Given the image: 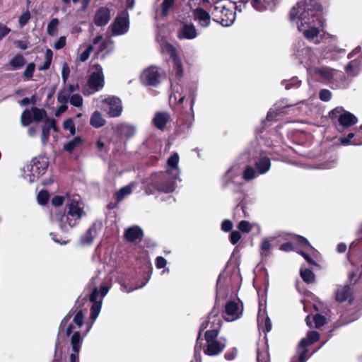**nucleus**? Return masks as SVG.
Instances as JSON below:
<instances>
[{"mask_svg":"<svg viewBox=\"0 0 362 362\" xmlns=\"http://www.w3.org/2000/svg\"><path fill=\"white\" fill-rule=\"evenodd\" d=\"M290 20L296 21L298 30L309 41L317 37V0L300 1L290 11Z\"/></svg>","mask_w":362,"mask_h":362,"instance_id":"obj_1","label":"nucleus"},{"mask_svg":"<svg viewBox=\"0 0 362 362\" xmlns=\"http://www.w3.org/2000/svg\"><path fill=\"white\" fill-rule=\"evenodd\" d=\"M97 279L98 276L93 277L90 282V284L93 285V291L89 297L90 301L93 303L90 308V318L93 322L88 327V329L83 337L81 336L78 331L74 332L71 339L72 353L69 356V362H79V351L83 343V337L86 336L90 331L93 323L99 315L103 298L106 296L109 291V288L106 286H102L100 291H98L95 285V281Z\"/></svg>","mask_w":362,"mask_h":362,"instance_id":"obj_2","label":"nucleus"},{"mask_svg":"<svg viewBox=\"0 0 362 362\" xmlns=\"http://www.w3.org/2000/svg\"><path fill=\"white\" fill-rule=\"evenodd\" d=\"M85 214L81 197L74 195L66 204L64 213L59 215V224L61 230L66 232L75 227Z\"/></svg>","mask_w":362,"mask_h":362,"instance_id":"obj_3","label":"nucleus"},{"mask_svg":"<svg viewBox=\"0 0 362 362\" xmlns=\"http://www.w3.org/2000/svg\"><path fill=\"white\" fill-rule=\"evenodd\" d=\"M322 13V6L318 4V49L329 53L337 49V37L334 35L326 32L325 28L327 26L326 20L320 17Z\"/></svg>","mask_w":362,"mask_h":362,"instance_id":"obj_4","label":"nucleus"},{"mask_svg":"<svg viewBox=\"0 0 362 362\" xmlns=\"http://www.w3.org/2000/svg\"><path fill=\"white\" fill-rule=\"evenodd\" d=\"M235 8L236 6L231 2L218 1L214 4L211 14L214 21L220 23L223 26L228 27L231 25L235 20L234 11Z\"/></svg>","mask_w":362,"mask_h":362,"instance_id":"obj_5","label":"nucleus"},{"mask_svg":"<svg viewBox=\"0 0 362 362\" xmlns=\"http://www.w3.org/2000/svg\"><path fill=\"white\" fill-rule=\"evenodd\" d=\"M280 250L286 252L295 250L300 254L310 264L313 263L308 252L314 250V248L310 245L308 240L303 236L295 235L291 242L282 244Z\"/></svg>","mask_w":362,"mask_h":362,"instance_id":"obj_6","label":"nucleus"},{"mask_svg":"<svg viewBox=\"0 0 362 362\" xmlns=\"http://www.w3.org/2000/svg\"><path fill=\"white\" fill-rule=\"evenodd\" d=\"M216 330H207L205 333L206 345L204 353L209 356H215L220 354L226 346L225 338L218 339Z\"/></svg>","mask_w":362,"mask_h":362,"instance_id":"obj_7","label":"nucleus"},{"mask_svg":"<svg viewBox=\"0 0 362 362\" xmlns=\"http://www.w3.org/2000/svg\"><path fill=\"white\" fill-rule=\"evenodd\" d=\"M221 318L218 315V312L213 310L208 316V320L202 324L199 329L198 337L197 338L196 344L194 346V359L195 362H201L200 352L202 350V344L199 343L201 338V332L205 329L210 327L209 330H216L218 333L221 325ZM194 362V361H191Z\"/></svg>","mask_w":362,"mask_h":362,"instance_id":"obj_8","label":"nucleus"},{"mask_svg":"<svg viewBox=\"0 0 362 362\" xmlns=\"http://www.w3.org/2000/svg\"><path fill=\"white\" fill-rule=\"evenodd\" d=\"M179 175L170 173V171L160 172L152 177V182L154 187L159 191L163 192H173L176 187V182Z\"/></svg>","mask_w":362,"mask_h":362,"instance_id":"obj_9","label":"nucleus"},{"mask_svg":"<svg viewBox=\"0 0 362 362\" xmlns=\"http://www.w3.org/2000/svg\"><path fill=\"white\" fill-rule=\"evenodd\" d=\"M72 310H71L62 320L61 325L59 328L57 340L55 344V351H54V358L53 362H62V344L63 343L64 339H62L64 334L66 337H68L73 332V329L75 328L74 325L72 323H69L71 318L72 317Z\"/></svg>","mask_w":362,"mask_h":362,"instance_id":"obj_10","label":"nucleus"},{"mask_svg":"<svg viewBox=\"0 0 362 362\" xmlns=\"http://www.w3.org/2000/svg\"><path fill=\"white\" fill-rule=\"evenodd\" d=\"M317 341V332L310 331L306 337L302 339L297 348V356L292 358V362L298 360L300 362H305L312 355L309 346Z\"/></svg>","mask_w":362,"mask_h":362,"instance_id":"obj_11","label":"nucleus"},{"mask_svg":"<svg viewBox=\"0 0 362 362\" xmlns=\"http://www.w3.org/2000/svg\"><path fill=\"white\" fill-rule=\"evenodd\" d=\"M104 75L102 66L98 64H93L91 66V73L88 80V86L93 92L99 91L104 86ZM84 95H90L92 92L84 90Z\"/></svg>","mask_w":362,"mask_h":362,"instance_id":"obj_12","label":"nucleus"},{"mask_svg":"<svg viewBox=\"0 0 362 362\" xmlns=\"http://www.w3.org/2000/svg\"><path fill=\"white\" fill-rule=\"evenodd\" d=\"M46 119L50 118L47 117V112L44 109L33 107L30 110L23 111L21 115V124L23 126H28L33 121L36 123L43 121L45 123Z\"/></svg>","mask_w":362,"mask_h":362,"instance_id":"obj_13","label":"nucleus"},{"mask_svg":"<svg viewBox=\"0 0 362 362\" xmlns=\"http://www.w3.org/2000/svg\"><path fill=\"white\" fill-rule=\"evenodd\" d=\"M296 55L300 62L305 64L309 75L311 74L313 71L315 72L317 71L315 67V54L310 47L303 48L298 51Z\"/></svg>","mask_w":362,"mask_h":362,"instance_id":"obj_14","label":"nucleus"},{"mask_svg":"<svg viewBox=\"0 0 362 362\" xmlns=\"http://www.w3.org/2000/svg\"><path fill=\"white\" fill-rule=\"evenodd\" d=\"M243 310V305L239 299L228 301L225 306L224 318L227 321L238 319Z\"/></svg>","mask_w":362,"mask_h":362,"instance_id":"obj_15","label":"nucleus"},{"mask_svg":"<svg viewBox=\"0 0 362 362\" xmlns=\"http://www.w3.org/2000/svg\"><path fill=\"white\" fill-rule=\"evenodd\" d=\"M329 322H331V316L329 315L327 313L325 315H322L321 314H318V341H320L322 339V342L320 345L318 346V350H320L322 345H323L327 340L329 339V338L332 337L333 336V332L335 329L340 327L341 324L339 322H335L332 325L331 329L328 330V335L325 338L322 337V334H320V331L323 330L324 325L328 324Z\"/></svg>","mask_w":362,"mask_h":362,"instance_id":"obj_16","label":"nucleus"},{"mask_svg":"<svg viewBox=\"0 0 362 362\" xmlns=\"http://www.w3.org/2000/svg\"><path fill=\"white\" fill-rule=\"evenodd\" d=\"M103 103L107 105L105 110L110 117H117L122 114V105L119 98L110 96L104 99Z\"/></svg>","mask_w":362,"mask_h":362,"instance_id":"obj_17","label":"nucleus"},{"mask_svg":"<svg viewBox=\"0 0 362 362\" xmlns=\"http://www.w3.org/2000/svg\"><path fill=\"white\" fill-rule=\"evenodd\" d=\"M160 74L156 66L145 69L141 75V81L146 86H156L159 83Z\"/></svg>","mask_w":362,"mask_h":362,"instance_id":"obj_18","label":"nucleus"},{"mask_svg":"<svg viewBox=\"0 0 362 362\" xmlns=\"http://www.w3.org/2000/svg\"><path fill=\"white\" fill-rule=\"evenodd\" d=\"M358 121V118L353 113L344 110L341 115L339 116V123L336 124V128L339 132H343L345 128L357 124Z\"/></svg>","mask_w":362,"mask_h":362,"instance_id":"obj_19","label":"nucleus"},{"mask_svg":"<svg viewBox=\"0 0 362 362\" xmlns=\"http://www.w3.org/2000/svg\"><path fill=\"white\" fill-rule=\"evenodd\" d=\"M254 165L259 175L267 173L271 167V161L264 153H260L258 156L254 158Z\"/></svg>","mask_w":362,"mask_h":362,"instance_id":"obj_20","label":"nucleus"},{"mask_svg":"<svg viewBox=\"0 0 362 362\" xmlns=\"http://www.w3.org/2000/svg\"><path fill=\"white\" fill-rule=\"evenodd\" d=\"M337 71L329 66L318 67V81L325 83H332L337 75Z\"/></svg>","mask_w":362,"mask_h":362,"instance_id":"obj_21","label":"nucleus"},{"mask_svg":"<svg viewBox=\"0 0 362 362\" xmlns=\"http://www.w3.org/2000/svg\"><path fill=\"white\" fill-rule=\"evenodd\" d=\"M112 32L115 35L126 33L129 30V23L125 17L118 16L111 25Z\"/></svg>","mask_w":362,"mask_h":362,"instance_id":"obj_22","label":"nucleus"},{"mask_svg":"<svg viewBox=\"0 0 362 362\" xmlns=\"http://www.w3.org/2000/svg\"><path fill=\"white\" fill-rule=\"evenodd\" d=\"M110 19V11L108 8L101 7L95 13L94 23L97 26L105 25Z\"/></svg>","mask_w":362,"mask_h":362,"instance_id":"obj_23","label":"nucleus"},{"mask_svg":"<svg viewBox=\"0 0 362 362\" xmlns=\"http://www.w3.org/2000/svg\"><path fill=\"white\" fill-rule=\"evenodd\" d=\"M177 36L180 39H194L197 36V29L193 24H184L178 31Z\"/></svg>","mask_w":362,"mask_h":362,"instance_id":"obj_24","label":"nucleus"},{"mask_svg":"<svg viewBox=\"0 0 362 362\" xmlns=\"http://www.w3.org/2000/svg\"><path fill=\"white\" fill-rule=\"evenodd\" d=\"M52 129L56 132L57 131L55 126L54 119H46L45 120V124L42 127L41 141L43 145L47 144L50 135V130Z\"/></svg>","mask_w":362,"mask_h":362,"instance_id":"obj_25","label":"nucleus"},{"mask_svg":"<svg viewBox=\"0 0 362 362\" xmlns=\"http://www.w3.org/2000/svg\"><path fill=\"white\" fill-rule=\"evenodd\" d=\"M194 18L200 26L206 28L210 25V15L202 8H197L194 11Z\"/></svg>","mask_w":362,"mask_h":362,"instance_id":"obj_26","label":"nucleus"},{"mask_svg":"<svg viewBox=\"0 0 362 362\" xmlns=\"http://www.w3.org/2000/svg\"><path fill=\"white\" fill-rule=\"evenodd\" d=\"M29 165L34 168V170L39 173V175L41 176L46 172L49 162L46 157H40L33 159Z\"/></svg>","mask_w":362,"mask_h":362,"instance_id":"obj_27","label":"nucleus"},{"mask_svg":"<svg viewBox=\"0 0 362 362\" xmlns=\"http://www.w3.org/2000/svg\"><path fill=\"white\" fill-rule=\"evenodd\" d=\"M335 299L339 302H344L347 300H352V293L349 285L340 286L335 292Z\"/></svg>","mask_w":362,"mask_h":362,"instance_id":"obj_28","label":"nucleus"},{"mask_svg":"<svg viewBox=\"0 0 362 362\" xmlns=\"http://www.w3.org/2000/svg\"><path fill=\"white\" fill-rule=\"evenodd\" d=\"M242 3L250 2L252 7L257 11H264L272 6V0H240Z\"/></svg>","mask_w":362,"mask_h":362,"instance_id":"obj_29","label":"nucleus"},{"mask_svg":"<svg viewBox=\"0 0 362 362\" xmlns=\"http://www.w3.org/2000/svg\"><path fill=\"white\" fill-rule=\"evenodd\" d=\"M170 115L165 112H158L153 119V124L160 130H163L170 119Z\"/></svg>","mask_w":362,"mask_h":362,"instance_id":"obj_30","label":"nucleus"},{"mask_svg":"<svg viewBox=\"0 0 362 362\" xmlns=\"http://www.w3.org/2000/svg\"><path fill=\"white\" fill-rule=\"evenodd\" d=\"M143 236L141 229L138 226H132L126 230L124 237L129 242L140 240Z\"/></svg>","mask_w":362,"mask_h":362,"instance_id":"obj_31","label":"nucleus"},{"mask_svg":"<svg viewBox=\"0 0 362 362\" xmlns=\"http://www.w3.org/2000/svg\"><path fill=\"white\" fill-rule=\"evenodd\" d=\"M23 178L30 183L35 182L40 177L39 173L34 170V168L29 164L23 168Z\"/></svg>","mask_w":362,"mask_h":362,"instance_id":"obj_32","label":"nucleus"},{"mask_svg":"<svg viewBox=\"0 0 362 362\" xmlns=\"http://www.w3.org/2000/svg\"><path fill=\"white\" fill-rule=\"evenodd\" d=\"M178 162H179V155L177 153H174L168 159V169L167 170L170 171V173H173L175 175H180V170L178 168Z\"/></svg>","mask_w":362,"mask_h":362,"instance_id":"obj_33","label":"nucleus"},{"mask_svg":"<svg viewBox=\"0 0 362 362\" xmlns=\"http://www.w3.org/2000/svg\"><path fill=\"white\" fill-rule=\"evenodd\" d=\"M118 132L122 136L130 138L136 131V127L129 124H122L117 127Z\"/></svg>","mask_w":362,"mask_h":362,"instance_id":"obj_34","label":"nucleus"},{"mask_svg":"<svg viewBox=\"0 0 362 362\" xmlns=\"http://www.w3.org/2000/svg\"><path fill=\"white\" fill-rule=\"evenodd\" d=\"M83 140L81 136H75L73 139L64 144V149L69 152L72 153L76 148L82 146Z\"/></svg>","mask_w":362,"mask_h":362,"instance_id":"obj_35","label":"nucleus"},{"mask_svg":"<svg viewBox=\"0 0 362 362\" xmlns=\"http://www.w3.org/2000/svg\"><path fill=\"white\" fill-rule=\"evenodd\" d=\"M105 119L103 117L99 111H95L90 119V124L95 128H100L104 126Z\"/></svg>","mask_w":362,"mask_h":362,"instance_id":"obj_36","label":"nucleus"},{"mask_svg":"<svg viewBox=\"0 0 362 362\" xmlns=\"http://www.w3.org/2000/svg\"><path fill=\"white\" fill-rule=\"evenodd\" d=\"M96 229L93 226L90 227L86 233L81 238V243L83 245L90 244L96 235Z\"/></svg>","mask_w":362,"mask_h":362,"instance_id":"obj_37","label":"nucleus"},{"mask_svg":"<svg viewBox=\"0 0 362 362\" xmlns=\"http://www.w3.org/2000/svg\"><path fill=\"white\" fill-rule=\"evenodd\" d=\"M344 109L341 106H337L334 110L329 112V118L332 120L333 124L336 127V124L339 123V116L341 115Z\"/></svg>","mask_w":362,"mask_h":362,"instance_id":"obj_38","label":"nucleus"},{"mask_svg":"<svg viewBox=\"0 0 362 362\" xmlns=\"http://www.w3.org/2000/svg\"><path fill=\"white\" fill-rule=\"evenodd\" d=\"M25 63V58L22 54H16L9 61V65L12 67V70H16L22 66Z\"/></svg>","mask_w":362,"mask_h":362,"instance_id":"obj_39","label":"nucleus"},{"mask_svg":"<svg viewBox=\"0 0 362 362\" xmlns=\"http://www.w3.org/2000/svg\"><path fill=\"white\" fill-rule=\"evenodd\" d=\"M162 52L169 54L170 58L174 61L179 59L177 54L176 49L170 43L165 42L161 45Z\"/></svg>","mask_w":362,"mask_h":362,"instance_id":"obj_40","label":"nucleus"},{"mask_svg":"<svg viewBox=\"0 0 362 362\" xmlns=\"http://www.w3.org/2000/svg\"><path fill=\"white\" fill-rule=\"evenodd\" d=\"M175 0H163L160 4V15L166 16L169 13V11L174 6Z\"/></svg>","mask_w":362,"mask_h":362,"instance_id":"obj_41","label":"nucleus"},{"mask_svg":"<svg viewBox=\"0 0 362 362\" xmlns=\"http://www.w3.org/2000/svg\"><path fill=\"white\" fill-rule=\"evenodd\" d=\"M257 175L259 174L256 169L255 170L251 165H247L243 172V177L244 180L249 181L255 178Z\"/></svg>","mask_w":362,"mask_h":362,"instance_id":"obj_42","label":"nucleus"},{"mask_svg":"<svg viewBox=\"0 0 362 362\" xmlns=\"http://www.w3.org/2000/svg\"><path fill=\"white\" fill-rule=\"evenodd\" d=\"M360 65V62L357 59L351 60L345 67V70L348 74H352L355 76L358 71Z\"/></svg>","mask_w":362,"mask_h":362,"instance_id":"obj_43","label":"nucleus"},{"mask_svg":"<svg viewBox=\"0 0 362 362\" xmlns=\"http://www.w3.org/2000/svg\"><path fill=\"white\" fill-rule=\"evenodd\" d=\"M300 276L303 281L308 284L315 281V274L308 269H300Z\"/></svg>","mask_w":362,"mask_h":362,"instance_id":"obj_44","label":"nucleus"},{"mask_svg":"<svg viewBox=\"0 0 362 362\" xmlns=\"http://www.w3.org/2000/svg\"><path fill=\"white\" fill-rule=\"evenodd\" d=\"M59 25V20L57 18H52L47 25V33L51 36H54L57 33V26Z\"/></svg>","mask_w":362,"mask_h":362,"instance_id":"obj_45","label":"nucleus"},{"mask_svg":"<svg viewBox=\"0 0 362 362\" xmlns=\"http://www.w3.org/2000/svg\"><path fill=\"white\" fill-rule=\"evenodd\" d=\"M173 93L170 95V100L174 99L175 101L177 100L178 103L182 104L185 100V95H182L178 92V86H172Z\"/></svg>","mask_w":362,"mask_h":362,"instance_id":"obj_46","label":"nucleus"},{"mask_svg":"<svg viewBox=\"0 0 362 362\" xmlns=\"http://www.w3.org/2000/svg\"><path fill=\"white\" fill-rule=\"evenodd\" d=\"M70 98V90L65 89V88L58 93V100L62 104L67 103Z\"/></svg>","mask_w":362,"mask_h":362,"instance_id":"obj_47","label":"nucleus"},{"mask_svg":"<svg viewBox=\"0 0 362 362\" xmlns=\"http://www.w3.org/2000/svg\"><path fill=\"white\" fill-rule=\"evenodd\" d=\"M352 140H356V131L354 132H349L344 137L340 138V141L343 146L352 145Z\"/></svg>","mask_w":362,"mask_h":362,"instance_id":"obj_48","label":"nucleus"},{"mask_svg":"<svg viewBox=\"0 0 362 362\" xmlns=\"http://www.w3.org/2000/svg\"><path fill=\"white\" fill-rule=\"evenodd\" d=\"M94 49L95 47H93V45H89L83 52L78 54V59L82 62H84L86 60H88L90 53L93 52Z\"/></svg>","mask_w":362,"mask_h":362,"instance_id":"obj_49","label":"nucleus"},{"mask_svg":"<svg viewBox=\"0 0 362 362\" xmlns=\"http://www.w3.org/2000/svg\"><path fill=\"white\" fill-rule=\"evenodd\" d=\"M134 187V185L133 184H131V185H127L122 188H121L119 189V191L117 192V199L119 200H121L126 195H128L132 191V189Z\"/></svg>","mask_w":362,"mask_h":362,"instance_id":"obj_50","label":"nucleus"},{"mask_svg":"<svg viewBox=\"0 0 362 362\" xmlns=\"http://www.w3.org/2000/svg\"><path fill=\"white\" fill-rule=\"evenodd\" d=\"M93 42V46L99 45L98 47L97 48L98 52L103 51L106 48L107 44L106 41L103 40V37L101 35L95 37Z\"/></svg>","mask_w":362,"mask_h":362,"instance_id":"obj_51","label":"nucleus"},{"mask_svg":"<svg viewBox=\"0 0 362 362\" xmlns=\"http://www.w3.org/2000/svg\"><path fill=\"white\" fill-rule=\"evenodd\" d=\"M257 362H269V353L267 349L261 351L259 349L257 353Z\"/></svg>","mask_w":362,"mask_h":362,"instance_id":"obj_52","label":"nucleus"},{"mask_svg":"<svg viewBox=\"0 0 362 362\" xmlns=\"http://www.w3.org/2000/svg\"><path fill=\"white\" fill-rule=\"evenodd\" d=\"M357 238L354 240L349 246V251H352L355 247L358 246L362 243V226L359 228V229L356 232Z\"/></svg>","mask_w":362,"mask_h":362,"instance_id":"obj_53","label":"nucleus"},{"mask_svg":"<svg viewBox=\"0 0 362 362\" xmlns=\"http://www.w3.org/2000/svg\"><path fill=\"white\" fill-rule=\"evenodd\" d=\"M352 145H362V124L359 128L355 129V140H352Z\"/></svg>","mask_w":362,"mask_h":362,"instance_id":"obj_54","label":"nucleus"},{"mask_svg":"<svg viewBox=\"0 0 362 362\" xmlns=\"http://www.w3.org/2000/svg\"><path fill=\"white\" fill-rule=\"evenodd\" d=\"M281 83L285 86V88L288 90L293 87H298L300 83V81H299L297 78H292L289 81L284 80L281 82Z\"/></svg>","mask_w":362,"mask_h":362,"instance_id":"obj_55","label":"nucleus"},{"mask_svg":"<svg viewBox=\"0 0 362 362\" xmlns=\"http://www.w3.org/2000/svg\"><path fill=\"white\" fill-rule=\"evenodd\" d=\"M332 93L329 89L327 88H322L320 90L318 96L321 101L323 102H328L331 100L332 98Z\"/></svg>","mask_w":362,"mask_h":362,"instance_id":"obj_56","label":"nucleus"},{"mask_svg":"<svg viewBox=\"0 0 362 362\" xmlns=\"http://www.w3.org/2000/svg\"><path fill=\"white\" fill-rule=\"evenodd\" d=\"M173 68L175 71L176 76L181 78L183 74V69L180 59H177L173 61Z\"/></svg>","mask_w":362,"mask_h":362,"instance_id":"obj_57","label":"nucleus"},{"mask_svg":"<svg viewBox=\"0 0 362 362\" xmlns=\"http://www.w3.org/2000/svg\"><path fill=\"white\" fill-rule=\"evenodd\" d=\"M63 128L65 130H69L71 135H74L76 134L75 125L71 119H67L63 122Z\"/></svg>","mask_w":362,"mask_h":362,"instance_id":"obj_58","label":"nucleus"},{"mask_svg":"<svg viewBox=\"0 0 362 362\" xmlns=\"http://www.w3.org/2000/svg\"><path fill=\"white\" fill-rule=\"evenodd\" d=\"M70 103L75 107H81L83 105V98L79 94H74L70 98Z\"/></svg>","mask_w":362,"mask_h":362,"instance_id":"obj_59","label":"nucleus"},{"mask_svg":"<svg viewBox=\"0 0 362 362\" xmlns=\"http://www.w3.org/2000/svg\"><path fill=\"white\" fill-rule=\"evenodd\" d=\"M84 315L82 310H78L74 315L73 321L78 327H81L83 324Z\"/></svg>","mask_w":362,"mask_h":362,"instance_id":"obj_60","label":"nucleus"},{"mask_svg":"<svg viewBox=\"0 0 362 362\" xmlns=\"http://www.w3.org/2000/svg\"><path fill=\"white\" fill-rule=\"evenodd\" d=\"M49 194L47 191H40L37 195L38 203L41 205L45 204L49 200Z\"/></svg>","mask_w":362,"mask_h":362,"instance_id":"obj_61","label":"nucleus"},{"mask_svg":"<svg viewBox=\"0 0 362 362\" xmlns=\"http://www.w3.org/2000/svg\"><path fill=\"white\" fill-rule=\"evenodd\" d=\"M35 65L34 63H30L25 68V71L23 72V76L30 79L33 77V73L35 71Z\"/></svg>","mask_w":362,"mask_h":362,"instance_id":"obj_62","label":"nucleus"},{"mask_svg":"<svg viewBox=\"0 0 362 362\" xmlns=\"http://www.w3.org/2000/svg\"><path fill=\"white\" fill-rule=\"evenodd\" d=\"M239 175V170H238L235 167H232L226 173L225 177L232 181L233 178L238 176Z\"/></svg>","mask_w":362,"mask_h":362,"instance_id":"obj_63","label":"nucleus"},{"mask_svg":"<svg viewBox=\"0 0 362 362\" xmlns=\"http://www.w3.org/2000/svg\"><path fill=\"white\" fill-rule=\"evenodd\" d=\"M238 229L243 233H248L250 231L252 227L248 221H241L238 226Z\"/></svg>","mask_w":362,"mask_h":362,"instance_id":"obj_64","label":"nucleus"}]
</instances>
